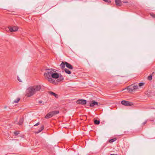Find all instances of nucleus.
Listing matches in <instances>:
<instances>
[{"label": "nucleus", "instance_id": "18", "mask_svg": "<svg viewBox=\"0 0 155 155\" xmlns=\"http://www.w3.org/2000/svg\"><path fill=\"white\" fill-rule=\"evenodd\" d=\"M64 71L65 72L68 74H70L71 73V71L67 69H65Z\"/></svg>", "mask_w": 155, "mask_h": 155}, {"label": "nucleus", "instance_id": "13", "mask_svg": "<svg viewBox=\"0 0 155 155\" xmlns=\"http://www.w3.org/2000/svg\"><path fill=\"white\" fill-rule=\"evenodd\" d=\"M58 78H59L58 80V82H60L62 81L64 79L63 76L61 75H59V77Z\"/></svg>", "mask_w": 155, "mask_h": 155}, {"label": "nucleus", "instance_id": "4", "mask_svg": "<svg viewBox=\"0 0 155 155\" xmlns=\"http://www.w3.org/2000/svg\"><path fill=\"white\" fill-rule=\"evenodd\" d=\"M59 112L57 110L53 111L48 113L45 117L46 118H49L53 116L58 114Z\"/></svg>", "mask_w": 155, "mask_h": 155}, {"label": "nucleus", "instance_id": "15", "mask_svg": "<svg viewBox=\"0 0 155 155\" xmlns=\"http://www.w3.org/2000/svg\"><path fill=\"white\" fill-rule=\"evenodd\" d=\"M44 126H42L41 127L40 129L38 130V131L36 132V133L38 134L41 132L44 129Z\"/></svg>", "mask_w": 155, "mask_h": 155}, {"label": "nucleus", "instance_id": "17", "mask_svg": "<svg viewBox=\"0 0 155 155\" xmlns=\"http://www.w3.org/2000/svg\"><path fill=\"white\" fill-rule=\"evenodd\" d=\"M65 64H64V63L62 62L60 64V66L62 68H64L65 67Z\"/></svg>", "mask_w": 155, "mask_h": 155}, {"label": "nucleus", "instance_id": "24", "mask_svg": "<svg viewBox=\"0 0 155 155\" xmlns=\"http://www.w3.org/2000/svg\"><path fill=\"white\" fill-rule=\"evenodd\" d=\"M144 83H139V87H141L142 86H143L144 85Z\"/></svg>", "mask_w": 155, "mask_h": 155}, {"label": "nucleus", "instance_id": "27", "mask_svg": "<svg viewBox=\"0 0 155 155\" xmlns=\"http://www.w3.org/2000/svg\"><path fill=\"white\" fill-rule=\"evenodd\" d=\"M17 78H18V80L19 81L21 82H22V80H21V79L20 78H19V77H18Z\"/></svg>", "mask_w": 155, "mask_h": 155}, {"label": "nucleus", "instance_id": "28", "mask_svg": "<svg viewBox=\"0 0 155 155\" xmlns=\"http://www.w3.org/2000/svg\"><path fill=\"white\" fill-rule=\"evenodd\" d=\"M147 120H146L143 123V125H144L147 123Z\"/></svg>", "mask_w": 155, "mask_h": 155}, {"label": "nucleus", "instance_id": "14", "mask_svg": "<svg viewBox=\"0 0 155 155\" xmlns=\"http://www.w3.org/2000/svg\"><path fill=\"white\" fill-rule=\"evenodd\" d=\"M50 93L51 95L54 96L56 98H57L58 97V95L57 94H56L55 93H54L53 92H50Z\"/></svg>", "mask_w": 155, "mask_h": 155}, {"label": "nucleus", "instance_id": "6", "mask_svg": "<svg viewBox=\"0 0 155 155\" xmlns=\"http://www.w3.org/2000/svg\"><path fill=\"white\" fill-rule=\"evenodd\" d=\"M8 29L11 32H15L18 30V27L16 26H9L8 28Z\"/></svg>", "mask_w": 155, "mask_h": 155}, {"label": "nucleus", "instance_id": "3", "mask_svg": "<svg viewBox=\"0 0 155 155\" xmlns=\"http://www.w3.org/2000/svg\"><path fill=\"white\" fill-rule=\"evenodd\" d=\"M129 92L133 91L138 89V87L137 85L132 84L127 87V88Z\"/></svg>", "mask_w": 155, "mask_h": 155}, {"label": "nucleus", "instance_id": "7", "mask_svg": "<svg viewBox=\"0 0 155 155\" xmlns=\"http://www.w3.org/2000/svg\"><path fill=\"white\" fill-rule=\"evenodd\" d=\"M32 87L34 89L33 90H34L35 93L39 91L41 88V86L39 85H35L33 86Z\"/></svg>", "mask_w": 155, "mask_h": 155}, {"label": "nucleus", "instance_id": "11", "mask_svg": "<svg viewBox=\"0 0 155 155\" xmlns=\"http://www.w3.org/2000/svg\"><path fill=\"white\" fill-rule=\"evenodd\" d=\"M65 63L66 66L67 67L71 69H73V67L71 64L66 62H65Z\"/></svg>", "mask_w": 155, "mask_h": 155}, {"label": "nucleus", "instance_id": "21", "mask_svg": "<svg viewBox=\"0 0 155 155\" xmlns=\"http://www.w3.org/2000/svg\"><path fill=\"white\" fill-rule=\"evenodd\" d=\"M20 100V98H18L16 100L14 101V103H18L19 101Z\"/></svg>", "mask_w": 155, "mask_h": 155}, {"label": "nucleus", "instance_id": "5", "mask_svg": "<svg viewBox=\"0 0 155 155\" xmlns=\"http://www.w3.org/2000/svg\"><path fill=\"white\" fill-rule=\"evenodd\" d=\"M44 74L45 78L47 79L49 82L52 83L55 82V81L54 80L51 78H52L51 76H49L46 74L44 73Z\"/></svg>", "mask_w": 155, "mask_h": 155}, {"label": "nucleus", "instance_id": "26", "mask_svg": "<svg viewBox=\"0 0 155 155\" xmlns=\"http://www.w3.org/2000/svg\"><path fill=\"white\" fill-rule=\"evenodd\" d=\"M150 15L153 18H155V15L153 13L150 14Z\"/></svg>", "mask_w": 155, "mask_h": 155}, {"label": "nucleus", "instance_id": "12", "mask_svg": "<svg viewBox=\"0 0 155 155\" xmlns=\"http://www.w3.org/2000/svg\"><path fill=\"white\" fill-rule=\"evenodd\" d=\"M115 2L116 4L117 5L120 6L121 5V0H115Z\"/></svg>", "mask_w": 155, "mask_h": 155}, {"label": "nucleus", "instance_id": "23", "mask_svg": "<svg viewBox=\"0 0 155 155\" xmlns=\"http://www.w3.org/2000/svg\"><path fill=\"white\" fill-rule=\"evenodd\" d=\"M104 2H105L108 3H110L111 1L110 0H103Z\"/></svg>", "mask_w": 155, "mask_h": 155}, {"label": "nucleus", "instance_id": "16", "mask_svg": "<svg viewBox=\"0 0 155 155\" xmlns=\"http://www.w3.org/2000/svg\"><path fill=\"white\" fill-rule=\"evenodd\" d=\"M24 121V119L23 118H21L20 119L19 122H18V124L19 125H21Z\"/></svg>", "mask_w": 155, "mask_h": 155}, {"label": "nucleus", "instance_id": "30", "mask_svg": "<svg viewBox=\"0 0 155 155\" xmlns=\"http://www.w3.org/2000/svg\"><path fill=\"white\" fill-rule=\"evenodd\" d=\"M109 155H117V154H111Z\"/></svg>", "mask_w": 155, "mask_h": 155}, {"label": "nucleus", "instance_id": "19", "mask_svg": "<svg viewBox=\"0 0 155 155\" xmlns=\"http://www.w3.org/2000/svg\"><path fill=\"white\" fill-rule=\"evenodd\" d=\"M94 123L96 124H100V121L96 120L94 121Z\"/></svg>", "mask_w": 155, "mask_h": 155}, {"label": "nucleus", "instance_id": "8", "mask_svg": "<svg viewBox=\"0 0 155 155\" xmlns=\"http://www.w3.org/2000/svg\"><path fill=\"white\" fill-rule=\"evenodd\" d=\"M121 103L122 104L124 105L127 106H131L132 105V103L125 101H122L121 102Z\"/></svg>", "mask_w": 155, "mask_h": 155}, {"label": "nucleus", "instance_id": "20", "mask_svg": "<svg viewBox=\"0 0 155 155\" xmlns=\"http://www.w3.org/2000/svg\"><path fill=\"white\" fill-rule=\"evenodd\" d=\"M152 76L151 74V75H150V76H149L148 77V79L149 80H151L152 79Z\"/></svg>", "mask_w": 155, "mask_h": 155}, {"label": "nucleus", "instance_id": "10", "mask_svg": "<svg viewBox=\"0 0 155 155\" xmlns=\"http://www.w3.org/2000/svg\"><path fill=\"white\" fill-rule=\"evenodd\" d=\"M89 104H90V107H94L96 105H97L98 103L97 102H96L94 101H90Z\"/></svg>", "mask_w": 155, "mask_h": 155}, {"label": "nucleus", "instance_id": "2", "mask_svg": "<svg viewBox=\"0 0 155 155\" xmlns=\"http://www.w3.org/2000/svg\"><path fill=\"white\" fill-rule=\"evenodd\" d=\"M33 89L32 86L28 87L27 90L26 96L28 97H30L35 94V93Z\"/></svg>", "mask_w": 155, "mask_h": 155}, {"label": "nucleus", "instance_id": "25", "mask_svg": "<svg viewBox=\"0 0 155 155\" xmlns=\"http://www.w3.org/2000/svg\"><path fill=\"white\" fill-rule=\"evenodd\" d=\"M14 134L15 135H17L19 134V132L18 131H15L14 132Z\"/></svg>", "mask_w": 155, "mask_h": 155}, {"label": "nucleus", "instance_id": "9", "mask_svg": "<svg viewBox=\"0 0 155 155\" xmlns=\"http://www.w3.org/2000/svg\"><path fill=\"white\" fill-rule=\"evenodd\" d=\"M76 103L78 104H84L86 103V101L82 99H79L77 101Z\"/></svg>", "mask_w": 155, "mask_h": 155}, {"label": "nucleus", "instance_id": "1", "mask_svg": "<svg viewBox=\"0 0 155 155\" xmlns=\"http://www.w3.org/2000/svg\"><path fill=\"white\" fill-rule=\"evenodd\" d=\"M45 73L54 78H58L59 77V74L55 72V70L52 69L48 70V71Z\"/></svg>", "mask_w": 155, "mask_h": 155}, {"label": "nucleus", "instance_id": "31", "mask_svg": "<svg viewBox=\"0 0 155 155\" xmlns=\"http://www.w3.org/2000/svg\"><path fill=\"white\" fill-rule=\"evenodd\" d=\"M40 103H42V102L41 101H39V102Z\"/></svg>", "mask_w": 155, "mask_h": 155}, {"label": "nucleus", "instance_id": "29", "mask_svg": "<svg viewBox=\"0 0 155 155\" xmlns=\"http://www.w3.org/2000/svg\"><path fill=\"white\" fill-rule=\"evenodd\" d=\"M40 124V123L39 122H38L35 125V126H37L39 125Z\"/></svg>", "mask_w": 155, "mask_h": 155}, {"label": "nucleus", "instance_id": "22", "mask_svg": "<svg viewBox=\"0 0 155 155\" xmlns=\"http://www.w3.org/2000/svg\"><path fill=\"white\" fill-rule=\"evenodd\" d=\"M115 140V139H111V140H109V142L110 143H111L113 142H114Z\"/></svg>", "mask_w": 155, "mask_h": 155}]
</instances>
